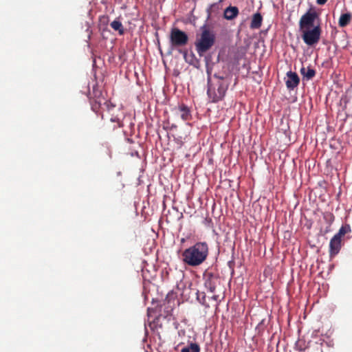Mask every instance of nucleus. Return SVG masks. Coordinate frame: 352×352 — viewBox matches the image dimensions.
Segmentation results:
<instances>
[{"mask_svg":"<svg viewBox=\"0 0 352 352\" xmlns=\"http://www.w3.org/2000/svg\"><path fill=\"white\" fill-rule=\"evenodd\" d=\"M207 73V94L212 102H217L224 98L230 82V78L228 75L223 76L217 74H214L212 77L208 70Z\"/></svg>","mask_w":352,"mask_h":352,"instance_id":"1","label":"nucleus"},{"mask_svg":"<svg viewBox=\"0 0 352 352\" xmlns=\"http://www.w3.org/2000/svg\"><path fill=\"white\" fill-rule=\"evenodd\" d=\"M208 253V243L197 242L182 252V261L189 266L197 267L201 265L206 260Z\"/></svg>","mask_w":352,"mask_h":352,"instance_id":"2","label":"nucleus"},{"mask_svg":"<svg viewBox=\"0 0 352 352\" xmlns=\"http://www.w3.org/2000/svg\"><path fill=\"white\" fill-rule=\"evenodd\" d=\"M215 36L212 32L208 29H204L200 36L195 43L197 52L199 56H202L208 51L214 44Z\"/></svg>","mask_w":352,"mask_h":352,"instance_id":"3","label":"nucleus"},{"mask_svg":"<svg viewBox=\"0 0 352 352\" xmlns=\"http://www.w3.org/2000/svg\"><path fill=\"white\" fill-rule=\"evenodd\" d=\"M97 92L93 98L90 99V104L91 109L98 113L100 109H106L107 111L111 112L115 108V105L113 104L111 101L106 100L100 93L97 95Z\"/></svg>","mask_w":352,"mask_h":352,"instance_id":"4","label":"nucleus"},{"mask_svg":"<svg viewBox=\"0 0 352 352\" xmlns=\"http://www.w3.org/2000/svg\"><path fill=\"white\" fill-rule=\"evenodd\" d=\"M301 31L302 40L307 45H314L320 41L321 28L319 25L314 26L312 29H305Z\"/></svg>","mask_w":352,"mask_h":352,"instance_id":"5","label":"nucleus"},{"mask_svg":"<svg viewBox=\"0 0 352 352\" xmlns=\"http://www.w3.org/2000/svg\"><path fill=\"white\" fill-rule=\"evenodd\" d=\"M170 42L171 45L175 47H183L187 45L188 42V34L181 30L173 28L170 33Z\"/></svg>","mask_w":352,"mask_h":352,"instance_id":"6","label":"nucleus"},{"mask_svg":"<svg viewBox=\"0 0 352 352\" xmlns=\"http://www.w3.org/2000/svg\"><path fill=\"white\" fill-rule=\"evenodd\" d=\"M318 17V14L314 10L310 9L308 10L300 19L299 27L300 30L314 27V21Z\"/></svg>","mask_w":352,"mask_h":352,"instance_id":"7","label":"nucleus"},{"mask_svg":"<svg viewBox=\"0 0 352 352\" xmlns=\"http://www.w3.org/2000/svg\"><path fill=\"white\" fill-rule=\"evenodd\" d=\"M219 277L210 272H206L204 274V280L205 287L212 293L216 289V284Z\"/></svg>","mask_w":352,"mask_h":352,"instance_id":"8","label":"nucleus"},{"mask_svg":"<svg viewBox=\"0 0 352 352\" xmlns=\"http://www.w3.org/2000/svg\"><path fill=\"white\" fill-rule=\"evenodd\" d=\"M300 83V78L295 72L289 71L287 73V80L285 81L286 87L289 90H293Z\"/></svg>","mask_w":352,"mask_h":352,"instance_id":"9","label":"nucleus"},{"mask_svg":"<svg viewBox=\"0 0 352 352\" xmlns=\"http://www.w3.org/2000/svg\"><path fill=\"white\" fill-rule=\"evenodd\" d=\"M342 247V240L338 239L337 236H333L329 243V256L331 258L334 257L338 254Z\"/></svg>","mask_w":352,"mask_h":352,"instance_id":"10","label":"nucleus"},{"mask_svg":"<svg viewBox=\"0 0 352 352\" xmlns=\"http://www.w3.org/2000/svg\"><path fill=\"white\" fill-rule=\"evenodd\" d=\"M239 9L236 6H229L224 10V18L228 20H232L239 14Z\"/></svg>","mask_w":352,"mask_h":352,"instance_id":"11","label":"nucleus"},{"mask_svg":"<svg viewBox=\"0 0 352 352\" xmlns=\"http://www.w3.org/2000/svg\"><path fill=\"white\" fill-rule=\"evenodd\" d=\"M263 22V16L259 12H256L253 14L252 21L250 23L251 29H258L261 27Z\"/></svg>","mask_w":352,"mask_h":352,"instance_id":"12","label":"nucleus"},{"mask_svg":"<svg viewBox=\"0 0 352 352\" xmlns=\"http://www.w3.org/2000/svg\"><path fill=\"white\" fill-rule=\"evenodd\" d=\"M300 74L302 75L304 78H306L307 80H309L315 76L316 71L310 67L307 68L302 67L300 69Z\"/></svg>","mask_w":352,"mask_h":352,"instance_id":"13","label":"nucleus"},{"mask_svg":"<svg viewBox=\"0 0 352 352\" xmlns=\"http://www.w3.org/2000/svg\"><path fill=\"white\" fill-rule=\"evenodd\" d=\"M178 110L179 111L180 116L182 118V120L186 121L190 118L191 115L190 113V110L187 106L184 104L179 105Z\"/></svg>","mask_w":352,"mask_h":352,"instance_id":"14","label":"nucleus"},{"mask_svg":"<svg viewBox=\"0 0 352 352\" xmlns=\"http://www.w3.org/2000/svg\"><path fill=\"white\" fill-rule=\"evenodd\" d=\"M351 14L350 13H345L341 14L338 24L340 27L344 28L351 21Z\"/></svg>","mask_w":352,"mask_h":352,"instance_id":"15","label":"nucleus"},{"mask_svg":"<svg viewBox=\"0 0 352 352\" xmlns=\"http://www.w3.org/2000/svg\"><path fill=\"white\" fill-rule=\"evenodd\" d=\"M110 25L115 31H118L120 35L124 34V29L122 23L119 20H114L111 23Z\"/></svg>","mask_w":352,"mask_h":352,"instance_id":"16","label":"nucleus"},{"mask_svg":"<svg viewBox=\"0 0 352 352\" xmlns=\"http://www.w3.org/2000/svg\"><path fill=\"white\" fill-rule=\"evenodd\" d=\"M351 232V227L349 225L346 224L342 226L338 232L334 235V236H337L338 239H340L344 236L346 234L349 233Z\"/></svg>","mask_w":352,"mask_h":352,"instance_id":"17","label":"nucleus"},{"mask_svg":"<svg viewBox=\"0 0 352 352\" xmlns=\"http://www.w3.org/2000/svg\"><path fill=\"white\" fill-rule=\"evenodd\" d=\"M200 347L197 343H190L189 345L184 347L181 352H199Z\"/></svg>","mask_w":352,"mask_h":352,"instance_id":"18","label":"nucleus"},{"mask_svg":"<svg viewBox=\"0 0 352 352\" xmlns=\"http://www.w3.org/2000/svg\"><path fill=\"white\" fill-rule=\"evenodd\" d=\"M181 53L183 54L184 57L186 58V60L189 62L190 64H193V60L195 59V56L192 52H190V54H188L187 51H179Z\"/></svg>","mask_w":352,"mask_h":352,"instance_id":"19","label":"nucleus"},{"mask_svg":"<svg viewBox=\"0 0 352 352\" xmlns=\"http://www.w3.org/2000/svg\"><path fill=\"white\" fill-rule=\"evenodd\" d=\"M323 218L324 221L329 224V227L331 226V223L333 222L335 219V217L331 212L324 213Z\"/></svg>","mask_w":352,"mask_h":352,"instance_id":"20","label":"nucleus"},{"mask_svg":"<svg viewBox=\"0 0 352 352\" xmlns=\"http://www.w3.org/2000/svg\"><path fill=\"white\" fill-rule=\"evenodd\" d=\"M110 120L112 122H116L118 123V125L119 127L121 126V121L120 119L117 116H113V114H111V117L110 118Z\"/></svg>","mask_w":352,"mask_h":352,"instance_id":"21","label":"nucleus"},{"mask_svg":"<svg viewBox=\"0 0 352 352\" xmlns=\"http://www.w3.org/2000/svg\"><path fill=\"white\" fill-rule=\"evenodd\" d=\"M327 1V0H317L316 1L317 3L319 5H324Z\"/></svg>","mask_w":352,"mask_h":352,"instance_id":"22","label":"nucleus"},{"mask_svg":"<svg viewBox=\"0 0 352 352\" xmlns=\"http://www.w3.org/2000/svg\"><path fill=\"white\" fill-rule=\"evenodd\" d=\"M212 298L214 300H219V296L218 295H214L212 296Z\"/></svg>","mask_w":352,"mask_h":352,"instance_id":"23","label":"nucleus"},{"mask_svg":"<svg viewBox=\"0 0 352 352\" xmlns=\"http://www.w3.org/2000/svg\"><path fill=\"white\" fill-rule=\"evenodd\" d=\"M217 3H214V4H212V5L211 6L210 9H212L213 8H215V7H217Z\"/></svg>","mask_w":352,"mask_h":352,"instance_id":"24","label":"nucleus"}]
</instances>
